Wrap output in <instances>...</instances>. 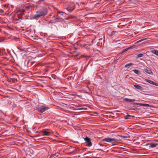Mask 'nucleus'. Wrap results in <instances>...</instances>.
Returning <instances> with one entry per match:
<instances>
[{"instance_id":"f257e3e1","label":"nucleus","mask_w":158,"mask_h":158,"mask_svg":"<svg viewBox=\"0 0 158 158\" xmlns=\"http://www.w3.org/2000/svg\"><path fill=\"white\" fill-rule=\"evenodd\" d=\"M47 10L44 7H42L36 12V14L32 16L34 19H37L41 16H44L47 14Z\"/></svg>"},{"instance_id":"f03ea898","label":"nucleus","mask_w":158,"mask_h":158,"mask_svg":"<svg viewBox=\"0 0 158 158\" xmlns=\"http://www.w3.org/2000/svg\"><path fill=\"white\" fill-rule=\"evenodd\" d=\"M34 7L35 6L33 4H29L23 8V9L17 11V13H18L19 14L24 15L25 14L24 13V12L25 10H27V9H30L32 7Z\"/></svg>"},{"instance_id":"7ed1b4c3","label":"nucleus","mask_w":158,"mask_h":158,"mask_svg":"<svg viewBox=\"0 0 158 158\" xmlns=\"http://www.w3.org/2000/svg\"><path fill=\"white\" fill-rule=\"evenodd\" d=\"M49 109V107L48 106H46L44 105H42L41 106L38 107L37 109L38 110L41 112L43 113L45 111Z\"/></svg>"},{"instance_id":"20e7f679","label":"nucleus","mask_w":158,"mask_h":158,"mask_svg":"<svg viewBox=\"0 0 158 158\" xmlns=\"http://www.w3.org/2000/svg\"><path fill=\"white\" fill-rule=\"evenodd\" d=\"M35 62L32 61L31 59L26 60L25 61V64L27 67H29L32 66Z\"/></svg>"},{"instance_id":"39448f33","label":"nucleus","mask_w":158,"mask_h":158,"mask_svg":"<svg viewBox=\"0 0 158 158\" xmlns=\"http://www.w3.org/2000/svg\"><path fill=\"white\" fill-rule=\"evenodd\" d=\"M85 140L88 143L87 146L89 147H90L92 145V143L91 141V139L90 138L87 136H86L85 138H84Z\"/></svg>"},{"instance_id":"423d86ee","label":"nucleus","mask_w":158,"mask_h":158,"mask_svg":"<svg viewBox=\"0 0 158 158\" xmlns=\"http://www.w3.org/2000/svg\"><path fill=\"white\" fill-rule=\"evenodd\" d=\"M132 105H139L140 106H148L149 107L150 106V105L148 104H142V103H132Z\"/></svg>"},{"instance_id":"0eeeda50","label":"nucleus","mask_w":158,"mask_h":158,"mask_svg":"<svg viewBox=\"0 0 158 158\" xmlns=\"http://www.w3.org/2000/svg\"><path fill=\"white\" fill-rule=\"evenodd\" d=\"M145 81L148 82V83H150V84H152L153 85H155L156 86H158V85L157 84V83H156L155 82H154L153 81H152L151 80H148L147 79H145Z\"/></svg>"},{"instance_id":"6e6552de","label":"nucleus","mask_w":158,"mask_h":158,"mask_svg":"<svg viewBox=\"0 0 158 158\" xmlns=\"http://www.w3.org/2000/svg\"><path fill=\"white\" fill-rule=\"evenodd\" d=\"M144 71L145 72H146L148 74H152V73L151 71V69L149 68L144 69Z\"/></svg>"},{"instance_id":"1a4fd4ad","label":"nucleus","mask_w":158,"mask_h":158,"mask_svg":"<svg viewBox=\"0 0 158 158\" xmlns=\"http://www.w3.org/2000/svg\"><path fill=\"white\" fill-rule=\"evenodd\" d=\"M41 132L42 134V135H43L48 136L50 135V133L47 131L45 130Z\"/></svg>"},{"instance_id":"9d476101","label":"nucleus","mask_w":158,"mask_h":158,"mask_svg":"<svg viewBox=\"0 0 158 158\" xmlns=\"http://www.w3.org/2000/svg\"><path fill=\"white\" fill-rule=\"evenodd\" d=\"M102 141V142H104V141L108 142V143H111L110 142V138H106L104 139H103Z\"/></svg>"},{"instance_id":"9b49d317","label":"nucleus","mask_w":158,"mask_h":158,"mask_svg":"<svg viewBox=\"0 0 158 158\" xmlns=\"http://www.w3.org/2000/svg\"><path fill=\"white\" fill-rule=\"evenodd\" d=\"M134 86L136 88V89H139L141 90H142L143 89V88L141 86L139 85H134Z\"/></svg>"},{"instance_id":"f8f14e48","label":"nucleus","mask_w":158,"mask_h":158,"mask_svg":"<svg viewBox=\"0 0 158 158\" xmlns=\"http://www.w3.org/2000/svg\"><path fill=\"white\" fill-rule=\"evenodd\" d=\"M150 146L152 148H154L157 146L158 144L157 143H150L149 144Z\"/></svg>"},{"instance_id":"ddd939ff","label":"nucleus","mask_w":158,"mask_h":158,"mask_svg":"<svg viewBox=\"0 0 158 158\" xmlns=\"http://www.w3.org/2000/svg\"><path fill=\"white\" fill-rule=\"evenodd\" d=\"M59 153L57 152V153H55L54 154H52L51 155L49 158H54L55 156H56V157L58 156Z\"/></svg>"},{"instance_id":"4468645a","label":"nucleus","mask_w":158,"mask_h":158,"mask_svg":"<svg viewBox=\"0 0 158 158\" xmlns=\"http://www.w3.org/2000/svg\"><path fill=\"white\" fill-rule=\"evenodd\" d=\"M119 140L117 139L114 138H110V142H117Z\"/></svg>"},{"instance_id":"2eb2a0df","label":"nucleus","mask_w":158,"mask_h":158,"mask_svg":"<svg viewBox=\"0 0 158 158\" xmlns=\"http://www.w3.org/2000/svg\"><path fill=\"white\" fill-rule=\"evenodd\" d=\"M124 100L125 101H126L127 102H133L135 101V99H128V98H125L124 99Z\"/></svg>"},{"instance_id":"dca6fc26","label":"nucleus","mask_w":158,"mask_h":158,"mask_svg":"<svg viewBox=\"0 0 158 158\" xmlns=\"http://www.w3.org/2000/svg\"><path fill=\"white\" fill-rule=\"evenodd\" d=\"M151 52L155 54L156 55L158 56V51L157 50H152Z\"/></svg>"},{"instance_id":"f3484780","label":"nucleus","mask_w":158,"mask_h":158,"mask_svg":"<svg viewBox=\"0 0 158 158\" xmlns=\"http://www.w3.org/2000/svg\"><path fill=\"white\" fill-rule=\"evenodd\" d=\"M133 65H134V64L133 63H132L127 64H126L125 66V68H127V67H128V66H129V67L132 66H133Z\"/></svg>"},{"instance_id":"a211bd4d","label":"nucleus","mask_w":158,"mask_h":158,"mask_svg":"<svg viewBox=\"0 0 158 158\" xmlns=\"http://www.w3.org/2000/svg\"><path fill=\"white\" fill-rule=\"evenodd\" d=\"M134 72L135 73L137 74H139L140 73V72L139 70H137L135 69L133 70Z\"/></svg>"},{"instance_id":"6ab92c4d","label":"nucleus","mask_w":158,"mask_h":158,"mask_svg":"<svg viewBox=\"0 0 158 158\" xmlns=\"http://www.w3.org/2000/svg\"><path fill=\"white\" fill-rule=\"evenodd\" d=\"M143 56V54L141 53L137 55V58H140L142 57Z\"/></svg>"},{"instance_id":"aec40b11","label":"nucleus","mask_w":158,"mask_h":158,"mask_svg":"<svg viewBox=\"0 0 158 158\" xmlns=\"http://www.w3.org/2000/svg\"><path fill=\"white\" fill-rule=\"evenodd\" d=\"M118 32L116 31H113L112 32V34L113 35H116L117 34Z\"/></svg>"},{"instance_id":"412c9836","label":"nucleus","mask_w":158,"mask_h":158,"mask_svg":"<svg viewBox=\"0 0 158 158\" xmlns=\"http://www.w3.org/2000/svg\"><path fill=\"white\" fill-rule=\"evenodd\" d=\"M119 136L124 139L127 138V136L123 135H120Z\"/></svg>"},{"instance_id":"4be33fe9","label":"nucleus","mask_w":158,"mask_h":158,"mask_svg":"<svg viewBox=\"0 0 158 158\" xmlns=\"http://www.w3.org/2000/svg\"><path fill=\"white\" fill-rule=\"evenodd\" d=\"M147 38H146L145 39H142L140 40H139V41H138V42H141L144 40H146Z\"/></svg>"},{"instance_id":"5701e85b","label":"nucleus","mask_w":158,"mask_h":158,"mask_svg":"<svg viewBox=\"0 0 158 158\" xmlns=\"http://www.w3.org/2000/svg\"><path fill=\"white\" fill-rule=\"evenodd\" d=\"M80 110H87V109L86 108H81Z\"/></svg>"},{"instance_id":"b1692460","label":"nucleus","mask_w":158,"mask_h":158,"mask_svg":"<svg viewBox=\"0 0 158 158\" xmlns=\"http://www.w3.org/2000/svg\"><path fill=\"white\" fill-rule=\"evenodd\" d=\"M21 18L20 17H18V18L16 19V20H19L20 19H21Z\"/></svg>"},{"instance_id":"393cba45","label":"nucleus","mask_w":158,"mask_h":158,"mask_svg":"<svg viewBox=\"0 0 158 158\" xmlns=\"http://www.w3.org/2000/svg\"><path fill=\"white\" fill-rule=\"evenodd\" d=\"M1 12L3 13L4 12V11L3 10H1Z\"/></svg>"},{"instance_id":"a878e982","label":"nucleus","mask_w":158,"mask_h":158,"mask_svg":"<svg viewBox=\"0 0 158 158\" xmlns=\"http://www.w3.org/2000/svg\"><path fill=\"white\" fill-rule=\"evenodd\" d=\"M59 19L58 18H56V19Z\"/></svg>"},{"instance_id":"bb28decb","label":"nucleus","mask_w":158,"mask_h":158,"mask_svg":"<svg viewBox=\"0 0 158 158\" xmlns=\"http://www.w3.org/2000/svg\"><path fill=\"white\" fill-rule=\"evenodd\" d=\"M81 4H85V3L84 2H81Z\"/></svg>"},{"instance_id":"cd10ccee","label":"nucleus","mask_w":158,"mask_h":158,"mask_svg":"<svg viewBox=\"0 0 158 158\" xmlns=\"http://www.w3.org/2000/svg\"><path fill=\"white\" fill-rule=\"evenodd\" d=\"M53 17L54 18H55V15H54L53 16Z\"/></svg>"},{"instance_id":"c85d7f7f","label":"nucleus","mask_w":158,"mask_h":158,"mask_svg":"<svg viewBox=\"0 0 158 158\" xmlns=\"http://www.w3.org/2000/svg\"><path fill=\"white\" fill-rule=\"evenodd\" d=\"M126 119H128V118L127 117H126V118H125Z\"/></svg>"},{"instance_id":"c756f323","label":"nucleus","mask_w":158,"mask_h":158,"mask_svg":"<svg viewBox=\"0 0 158 158\" xmlns=\"http://www.w3.org/2000/svg\"><path fill=\"white\" fill-rule=\"evenodd\" d=\"M99 144L100 145H101V146H102V144H101L100 143H99Z\"/></svg>"},{"instance_id":"7c9ffc66","label":"nucleus","mask_w":158,"mask_h":158,"mask_svg":"<svg viewBox=\"0 0 158 158\" xmlns=\"http://www.w3.org/2000/svg\"><path fill=\"white\" fill-rule=\"evenodd\" d=\"M60 13H63V12H60ZM59 14H60V12H59Z\"/></svg>"},{"instance_id":"2f4dec72","label":"nucleus","mask_w":158,"mask_h":158,"mask_svg":"<svg viewBox=\"0 0 158 158\" xmlns=\"http://www.w3.org/2000/svg\"><path fill=\"white\" fill-rule=\"evenodd\" d=\"M4 6L5 7H6V5H4Z\"/></svg>"},{"instance_id":"473e14b6","label":"nucleus","mask_w":158,"mask_h":158,"mask_svg":"<svg viewBox=\"0 0 158 158\" xmlns=\"http://www.w3.org/2000/svg\"><path fill=\"white\" fill-rule=\"evenodd\" d=\"M50 16L52 15V14H50Z\"/></svg>"},{"instance_id":"72a5a7b5","label":"nucleus","mask_w":158,"mask_h":158,"mask_svg":"<svg viewBox=\"0 0 158 158\" xmlns=\"http://www.w3.org/2000/svg\"><path fill=\"white\" fill-rule=\"evenodd\" d=\"M104 144H107V143H104Z\"/></svg>"},{"instance_id":"f704fd0d","label":"nucleus","mask_w":158,"mask_h":158,"mask_svg":"<svg viewBox=\"0 0 158 158\" xmlns=\"http://www.w3.org/2000/svg\"><path fill=\"white\" fill-rule=\"evenodd\" d=\"M20 50L21 51H22L23 50H21V49H20Z\"/></svg>"}]
</instances>
